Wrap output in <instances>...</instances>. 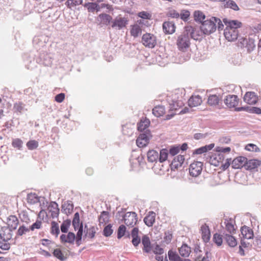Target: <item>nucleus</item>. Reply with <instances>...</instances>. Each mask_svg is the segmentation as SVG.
Here are the masks:
<instances>
[{
  "label": "nucleus",
  "instance_id": "nucleus-32",
  "mask_svg": "<svg viewBox=\"0 0 261 261\" xmlns=\"http://www.w3.org/2000/svg\"><path fill=\"white\" fill-rule=\"evenodd\" d=\"M98 18L100 19V22L103 24L108 25L112 23L113 21L112 17L106 13H101L98 15Z\"/></svg>",
  "mask_w": 261,
  "mask_h": 261
},
{
  "label": "nucleus",
  "instance_id": "nucleus-29",
  "mask_svg": "<svg viewBox=\"0 0 261 261\" xmlns=\"http://www.w3.org/2000/svg\"><path fill=\"white\" fill-rule=\"evenodd\" d=\"M12 231L7 227H3L0 232V239L4 240H10L12 238Z\"/></svg>",
  "mask_w": 261,
  "mask_h": 261
},
{
  "label": "nucleus",
  "instance_id": "nucleus-19",
  "mask_svg": "<svg viewBox=\"0 0 261 261\" xmlns=\"http://www.w3.org/2000/svg\"><path fill=\"white\" fill-rule=\"evenodd\" d=\"M241 231L243 239L248 240L253 239L254 236L253 231L249 227L245 225L243 226L241 228Z\"/></svg>",
  "mask_w": 261,
  "mask_h": 261
},
{
  "label": "nucleus",
  "instance_id": "nucleus-24",
  "mask_svg": "<svg viewBox=\"0 0 261 261\" xmlns=\"http://www.w3.org/2000/svg\"><path fill=\"white\" fill-rule=\"evenodd\" d=\"M201 102L202 98L199 95H193L188 100V104L190 107L198 106Z\"/></svg>",
  "mask_w": 261,
  "mask_h": 261
},
{
  "label": "nucleus",
  "instance_id": "nucleus-4",
  "mask_svg": "<svg viewBox=\"0 0 261 261\" xmlns=\"http://www.w3.org/2000/svg\"><path fill=\"white\" fill-rule=\"evenodd\" d=\"M119 215V217H122V221L127 225L129 226H134L138 221L137 215L135 212H127L123 214L122 212H118L116 216Z\"/></svg>",
  "mask_w": 261,
  "mask_h": 261
},
{
  "label": "nucleus",
  "instance_id": "nucleus-40",
  "mask_svg": "<svg viewBox=\"0 0 261 261\" xmlns=\"http://www.w3.org/2000/svg\"><path fill=\"white\" fill-rule=\"evenodd\" d=\"M194 19L196 21L202 22L205 18V16L203 12L200 11H195L194 13Z\"/></svg>",
  "mask_w": 261,
  "mask_h": 261
},
{
  "label": "nucleus",
  "instance_id": "nucleus-46",
  "mask_svg": "<svg viewBox=\"0 0 261 261\" xmlns=\"http://www.w3.org/2000/svg\"><path fill=\"white\" fill-rule=\"evenodd\" d=\"M53 255L54 256L57 257L58 259H59L61 261H64L66 259V257H65L63 255L61 250L60 249H55L53 252Z\"/></svg>",
  "mask_w": 261,
  "mask_h": 261
},
{
  "label": "nucleus",
  "instance_id": "nucleus-11",
  "mask_svg": "<svg viewBox=\"0 0 261 261\" xmlns=\"http://www.w3.org/2000/svg\"><path fill=\"white\" fill-rule=\"evenodd\" d=\"M224 159L223 153H217L210 156L209 162L211 165L217 167L223 163Z\"/></svg>",
  "mask_w": 261,
  "mask_h": 261
},
{
  "label": "nucleus",
  "instance_id": "nucleus-62",
  "mask_svg": "<svg viewBox=\"0 0 261 261\" xmlns=\"http://www.w3.org/2000/svg\"><path fill=\"white\" fill-rule=\"evenodd\" d=\"M42 222L41 221L37 220L36 222L33 223L30 226V230L34 231L35 229H40L41 228Z\"/></svg>",
  "mask_w": 261,
  "mask_h": 261
},
{
  "label": "nucleus",
  "instance_id": "nucleus-53",
  "mask_svg": "<svg viewBox=\"0 0 261 261\" xmlns=\"http://www.w3.org/2000/svg\"><path fill=\"white\" fill-rule=\"evenodd\" d=\"M109 220V213L106 211H103L101 212L99 217V221L100 223H105L108 222Z\"/></svg>",
  "mask_w": 261,
  "mask_h": 261
},
{
  "label": "nucleus",
  "instance_id": "nucleus-61",
  "mask_svg": "<svg viewBox=\"0 0 261 261\" xmlns=\"http://www.w3.org/2000/svg\"><path fill=\"white\" fill-rule=\"evenodd\" d=\"M20 218L22 221L25 222L27 224H29L31 222L29 216L25 212H23L21 214H20Z\"/></svg>",
  "mask_w": 261,
  "mask_h": 261
},
{
  "label": "nucleus",
  "instance_id": "nucleus-38",
  "mask_svg": "<svg viewBox=\"0 0 261 261\" xmlns=\"http://www.w3.org/2000/svg\"><path fill=\"white\" fill-rule=\"evenodd\" d=\"M78 231L75 237V241L77 246H80L81 244L82 238L83 233V226L81 223L79 227H78Z\"/></svg>",
  "mask_w": 261,
  "mask_h": 261
},
{
  "label": "nucleus",
  "instance_id": "nucleus-7",
  "mask_svg": "<svg viewBox=\"0 0 261 261\" xmlns=\"http://www.w3.org/2000/svg\"><path fill=\"white\" fill-rule=\"evenodd\" d=\"M128 20L127 17L117 16L112 21L111 27L116 30H121L125 28L128 24Z\"/></svg>",
  "mask_w": 261,
  "mask_h": 261
},
{
  "label": "nucleus",
  "instance_id": "nucleus-55",
  "mask_svg": "<svg viewBox=\"0 0 261 261\" xmlns=\"http://www.w3.org/2000/svg\"><path fill=\"white\" fill-rule=\"evenodd\" d=\"M126 232V227L124 225H121L118 229L117 232V238L120 239L125 235Z\"/></svg>",
  "mask_w": 261,
  "mask_h": 261
},
{
  "label": "nucleus",
  "instance_id": "nucleus-36",
  "mask_svg": "<svg viewBox=\"0 0 261 261\" xmlns=\"http://www.w3.org/2000/svg\"><path fill=\"white\" fill-rule=\"evenodd\" d=\"M165 113V107L163 106H156L152 109L153 114L157 117L163 116Z\"/></svg>",
  "mask_w": 261,
  "mask_h": 261
},
{
  "label": "nucleus",
  "instance_id": "nucleus-50",
  "mask_svg": "<svg viewBox=\"0 0 261 261\" xmlns=\"http://www.w3.org/2000/svg\"><path fill=\"white\" fill-rule=\"evenodd\" d=\"M80 215L79 213H76L74 215V217L72 220V225L75 230L77 229L80 227L81 224H80Z\"/></svg>",
  "mask_w": 261,
  "mask_h": 261
},
{
  "label": "nucleus",
  "instance_id": "nucleus-5",
  "mask_svg": "<svg viewBox=\"0 0 261 261\" xmlns=\"http://www.w3.org/2000/svg\"><path fill=\"white\" fill-rule=\"evenodd\" d=\"M185 30L191 37L195 40H201L204 36L205 35L200 28L193 27L191 26L187 27Z\"/></svg>",
  "mask_w": 261,
  "mask_h": 261
},
{
  "label": "nucleus",
  "instance_id": "nucleus-59",
  "mask_svg": "<svg viewBox=\"0 0 261 261\" xmlns=\"http://www.w3.org/2000/svg\"><path fill=\"white\" fill-rule=\"evenodd\" d=\"M23 142L21 140L18 138L13 139L12 142V145L14 147L20 149L22 147Z\"/></svg>",
  "mask_w": 261,
  "mask_h": 261
},
{
  "label": "nucleus",
  "instance_id": "nucleus-47",
  "mask_svg": "<svg viewBox=\"0 0 261 261\" xmlns=\"http://www.w3.org/2000/svg\"><path fill=\"white\" fill-rule=\"evenodd\" d=\"M83 0H67L65 3L66 6L71 8L72 7L80 5L82 4Z\"/></svg>",
  "mask_w": 261,
  "mask_h": 261
},
{
  "label": "nucleus",
  "instance_id": "nucleus-16",
  "mask_svg": "<svg viewBox=\"0 0 261 261\" xmlns=\"http://www.w3.org/2000/svg\"><path fill=\"white\" fill-rule=\"evenodd\" d=\"M258 97L253 92H248L244 96V100L249 105H254L256 103Z\"/></svg>",
  "mask_w": 261,
  "mask_h": 261
},
{
  "label": "nucleus",
  "instance_id": "nucleus-57",
  "mask_svg": "<svg viewBox=\"0 0 261 261\" xmlns=\"http://www.w3.org/2000/svg\"><path fill=\"white\" fill-rule=\"evenodd\" d=\"M30 230V228L26 227L24 225L20 226L17 230V234L18 236H22L23 234L29 232Z\"/></svg>",
  "mask_w": 261,
  "mask_h": 261
},
{
  "label": "nucleus",
  "instance_id": "nucleus-43",
  "mask_svg": "<svg viewBox=\"0 0 261 261\" xmlns=\"http://www.w3.org/2000/svg\"><path fill=\"white\" fill-rule=\"evenodd\" d=\"M27 201L28 203L33 204L39 201V198L36 194H29L27 196Z\"/></svg>",
  "mask_w": 261,
  "mask_h": 261
},
{
  "label": "nucleus",
  "instance_id": "nucleus-60",
  "mask_svg": "<svg viewBox=\"0 0 261 261\" xmlns=\"http://www.w3.org/2000/svg\"><path fill=\"white\" fill-rule=\"evenodd\" d=\"M168 256L170 260L179 261L180 259V257L171 250L169 251Z\"/></svg>",
  "mask_w": 261,
  "mask_h": 261
},
{
  "label": "nucleus",
  "instance_id": "nucleus-41",
  "mask_svg": "<svg viewBox=\"0 0 261 261\" xmlns=\"http://www.w3.org/2000/svg\"><path fill=\"white\" fill-rule=\"evenodd\" d=\"M223 240V236L217 233L214 234L213 241L218 246H220L222 245Z\"/></svg>",
  "mask_w": 261,
  "mask_h": 261
},
{
  "label": "nucleus",
  "instance_id": "nucleus-2",
  "mask_svg": "<svg viewBox=\"0 0 261 261\" xmlns=\"http://www.w3.org/2000/svg\"><path fill=\"white\" fill-rule=\"evenodd\" d=\"M170 110L176 111L184 105L185 99L182 95V92L180 90H176L171 95V99H168Z\"/></svg>",
  "mask_w": 261,
  "mask_h": 261
},
{
  "label": "nucleus",
  "instance_id": "nucleus-26",
  "mask_svg": "<svg viewBox=\"0 0 261 261\" xmlns=\"http://www.w3.org/2000/svg\"><path fill=\"white\" fill-rule=\"evenodd\" d=\"M142 243L143 245V251L149 253L151 250V243L149 238L146 235L143 236L142 238Z\"/></svg>",
  "mask_w": 261,
  "mask_h": 261
},
{
  "label": "nucleus",
  "instance_id": "nucleus-63",
  "mask_svg": "<svg viewBox=\"0 0 261 261\" xmlns=\"http://www.w3.org/2000/svg\"><path fill=\"white\" fill-rule=\"evenodd\" d=\"M167 16L172 18H178L179 17V14L175 10H170L167 14Z\"/></svg>",
  "mask_w": 261,
  "mask_h": 261
},
{
  "label": "nucleus",
  "instance_id": "nucleus-64",
  "mask_svg": "<svg viewBox=\"0 0 261 261\" xmlns=\"http://www.w3.org/2000/svg\"><path fill=\"white\" fill-rule=\"evenodd\" d=\"M179 16H180L181 19L184 20H186L190 16V12L187 10H183L180 14H179Z\"/></svg>",
  "mask_w": 261,
  "mask_h": 261
},
{
  "label": "nucleus",
  "instance_id": "nucleus-42",
  "mask_svg": "<svg viewBox=\"0 0 261 261\" xmlns=\"http://www.w3.org/2000/svg\"><path fill=\"white\" fill-rule=\"evenodd\" d=\"M168 155V150L166 149H163L160 150V154H159L158 160L160 163L165 161Z\"/></svg>",
  "mask_w": 261,
  "mask_h": 261
},
{
  "label": "nucleus",
  "instance_id": "nucleus-31",
  "mask_svg": "<svg viewBox=\"0 0 261 261\" xmlns=\"http://www.w3.org/2000/svg\"><path fill=\"white\" fill-rule=\"evenodd\" d=\"M260 164V161L257 160H247L245 164V167L247 170H251L257 168Z\"/></svg>",
  "mask_w": 261,
  "mask_h": 261
},
{
  "label": "nucleus",
  "instance_id": "nucleus-21",
  "mask_svg": "<svg viewBox=\"0 0 261 261\" xmlns=\"http://www.w3.org/2000/svg\"><path fill=\"white\" fill-rule=\"evenodd\" d=\"M150 125V121L148 119H142L137 124L138 130L142 133H145V131L148 130L147 128Z\"/></svg>",
  "mask_w": 261,
  "mask_h": 261
},
{
  "label": "nucleus",
  "instance_id": "nucleus-14",
  "mask_svg": "<svg viewBox=\"0 0 261 261\" xmlns=\"http://www.w3.org/2000/svg\"><path fill=\"white\" fill-rule=\"evenodd\" d=\"M247 158L244 156H239L233 159L231 162V166L234 169H239L245 166Z\"/></svg>",
  "mask_w": 261,
  "mask_h": 261
},
{
  "label": "nucleus",
  "instance_id": "nucleus-34",
  "mask_svg": "<svg viewBox=\"0 0 261 261\" xmlns=\"http://www.w3.org/2000/svg\"><path fill=\"white\" fill-rule=\"evenodd\" d=\"M147 159L148 162L153 163L158 161L159 153L154 150H149L147 152Z\"/></svg>",
  "mask_w": 261,
  "mask_h": 261
},
{
  "label": "nucleus",
  "instance_id": "nucleus-9",
  "mask_svg": "<svg viewBox=\"0 0 261 261\" xmlns=\"http://www.w3.org/2000/svg\"><path fill=\"white\" fill-rule=\"evenodd\" d=\"M202 163L195 162L192 163L189 167V173L193 177H198L201 173L202 170Z\"/></svg>",
  "mask_w": 261,
  "mask_h": 261
},
{
  "label": "nucleus",
  "instance_id": "nucleus-44",
  "mask_svg": "<svg viewBox=\"0 0 261 261\" xmlns=\"http://www.w3.org/2000/svg\"><path fill=\"white\" fill-rule=\"evenodd\" d=\"M219 98L216 95H211L208 97L207 102L211 106H216L218 105Z\"/></svg>",
  "mask_w": 261,
  "mask_h": 261
},
{
  "label": "nucleus",
  "instance_id": "nucleus-27",
  "mask_svg": "<svg viewBox=\"0 0 261 261\" xmlns=\"http://www.w3.org/2000/svg\"><path fill=\"white\" fill-rule=\"evenodd\" d=\"M155 213L152 211L149 212L148 214L144 218V222L149 226H152L155 222Z\"/></svg>",
  "mask_w": 261,
  "mask_h": 261
},
{
  "label": "nucleus",
  "instance_id": "nucleus-37",
  "mask_svg": "<svg viewBox=\"0 0 261 261\" xmlns=\"http://www.w3.org/2000/svg\"><path fill=\"white\" fill-rule=\"evenodd\" d=\"M191 252V248L187 245L184 244L179 249V252L181 256L183 257L189 256Z\"/></svg>",
  "mask_w": 261,
  "mask_h": 261
},
{
  "label": "nucleus",
  "instance_id": "nucleus-33",
  "mask_svg": "<svg viewBox=\"0 0 261 261\" xmlns=\"http://www.w3.org/2000/svg\"><path fill=\"white\" fill-rule=\"evenodd\" d=\"M223 21L226 25V28H231L237 30L238 28L241 27V22L238 20H231L227 21L226 19H223Z\"/></svg>",
  "mask_w": 261,
  "mask_h": 261
},
{
  "label": "nucleus",
  "instance_id": "nucleus-22",
  "mask_svg": "<svg viewBox=\"0 0 261 261\" xmlns=\"http://www.w3.org/2000/svg\"><path fill=\"white\" fill-rule=\"evenodd\" d=\"M60 240L63 243H68L73 244L75 240V235L74 233L69 232L67 235L62 234L60 236Z\"/></svg>",
  "mask_w": 261,
  "mask_h": 261
},
{
  "label": "nucleus",
  "instance_id": "nucleus-58",
  "mask_svg": "<svg viewBox=\"0 0 261 261\" xmlns=\"http://www.w3.org/2000/svg\"><path fill=\"white\" fill-rule=\"evenodd\" d=\"M27 146L29 149L33 150L38 147V143L35 140H31L27 143Z\"/></svg>",
  "mask_w": 261,
  "mask_h": 261
},
{
  "label": "nucleus",
  "instance_id": "nucleus-15",
  "mask_svg": "<svg viewBox=\"0 0 261 261\" xmlns=\"http://www.w3.org/2000/svg\"><path fill=\"white\" fill-rule=\"evenodd\" d=\"M241 40L240 43L242 44V46L247 48L248 52H251L254 49L255 46L254 39L249 38L248 39L242 38Z\"/></svg>",
  "mask_w": 261,
  "mask_h": 261
},
{
  "label": "nucleus",
  "instance_id": "nucleus-8",
  "mask_svg": "<svg viewBox=\"0 0 261 261\" xmlns=\"http://www.w3.org/2000/svg\"><path fill=\"white\" fill-rule=\"evenodd\" d=\"M142 42L146 47L153 48L156 45V37L150 33L144 34L142 37Z\"/></svg>",
  "mask_w": 261,
  "mask_h": 261
},
{
  "label": "nucleus",
  "instance_id": "nucleus-6",
  "mask_svg": "<svg viewBox=\"0 0 261 261\" xmlns=\"http://www.w3.org/2000/svg\"><path fill=\"white\" fill-rule=\"evenodd\" d=\"M151 137L152 135L149 130H146L145 133H141L136 140L137 146L140 148L146 146Z\"/></svg>",
  "mask_w": 261,
  "mask_h": 261
},
{
  "label": "nucleus",
  "instance_id": "nucleus-12",
  "mask_svg": "<svg viewBox=\"0 0 261 261\" xmlns=\"http://www.w3.org/2000/svg\"><path fill=\"white\" fill-rule=\"evenodd\" d=\"M224 102L228 108H234L238 105L239 99L237 95H228L225 98Z\"/></svg>",
  "mask_w": 261,
  "mask_h": 261
},
{
  "label": "nucleus",
  "instance_id": "nucleus-3",
  "mask_svg": "<svg viewBox=\"0 0 261 261\" xmlns=\"http://www.w3.org/2000/svg\"><path fill=\"white\" fill-rule=\"evenodd\" d=\"M191 45L190 36L186 30L176 39V45L179 50L185 53Z\"/></svg>",
  "mask_w": 261,
  "mask_h": 261
},
{
  "label": "nucleus",
  "instance_id": "nucleus-20",
  "mask_svg": "<svg viewBox=\"0 0 261 261\" xmlns=\"http://www.w3.org/2000/svg\"><path fill=\"white\" fill-rule=\"evenodd\" d=\"M7 223L9 227L8 228L11 230H13L16 229L19 221L15 216L11 215L7 219Z\"/></svg>",
  "mask_w": 261,
  "mask_h": 261
},
{
  "label": "nucleus",
  "instance_id": "nucleus-45",
  "mask_svg": "<svg viewBox=\"0 0 261 261\" xmlns=\"http://www.w3.org/2000/svg\"><path fill=\"white\" fill-rule=\"evenodd\" d=\"M84 7L86 8L89 12L93 13L96 11V3L88 2L84 5Z\"/></svg>",
  "mask_w": 261,
  "mask_h": 261
},
{
  "label": "nucleus",
  "instance_id": "nucleus-25",
  "mask_svg": "<svg viewBox=\"0 0 261 261\" xmlns=\"http://www.w3.org/2000/svg\"><path fill=\"white\" fill-rule=\"evenodd\" d=\"M73 208V204L71 201H65L62 205V212L66 215L72 213Z\"/></svg>",
  "mask_w": 261,
  "mask_h": 261
},
{
  "label": "nucleus",
  "instance_id": "nucleus-10",
  "mask_svg": "<svg viewBox=\"0 0 261 261\" xmlns=\"http://www.w3.org/2000/svg\"><path fill=\"white\" fill-rule=\"evenodd\" d=\"M238 30L231 28H225L224 31V35L228 41H234L238 37Z\"/></svg>",
  "mask_w": 261,
  "mask_h": 261
},
{
  "label": "nucleus",
  "instance_id": "nucleus-56",
  "mask_svg": "<svg viewBox=\"0 0 261 261\" xmlns=\"http://www.w3.org/2000/svg\"><path fill=\"white\" fill-rule=\"evenodd\" d=\"M112 227L111 224H108L104 228L103 234L105 237H109L112 234L113 230L112 229Z\"/></svg>",
  "mask_w": 261,
  "mask_h": 261
},
{
  "label": "nucleus",
  "instance_id": "nucleus-39",
  "mask_svg": "<svg viewBox=\"0 0 261 261\" xmlns=\"http://www.w3.org/2000/svg\"><path fill=\"white\" fill-rule=\"evenodd\" d=\"M233 221L231 219L228 220L225 219L224 221V224L225 225L226 229L230 233L235 231L234 225L233 224Z\"/></svg>",
  "mask_w": 261,
  "mask_h": 261
},
{
  "label": "nucleus",
  "instance_id": "nucleus-52",
  "mask_svg": "<svg viewBox=\"0 0 261 261\" xmlns=\"http://www.w3.org/2000/svg\"><path fill=\"white\" fill-rule=\"evenodd\" d=\"M70 223L71 221L69 220H66L63 221L61 226V231L64 233L67 232L70 225Z\"/></svg>",
  "mask_w": 261,
  "mask_h": 261
},
{
  "label": "nucleus",
  "instance_id": "nucleus-30",
  "mask_svg": "<svg viewBox=\"0 0 261 261\" xmlns=\"http://www.w3.org/2000/svg\"><path fill=\"white\" fill-rule=\"evenodd\" d=\"M163 29L165 33L171 34L175 32V27L172 22H165L163 24Z\"/></svg>",
  "mask_w": 261,
  "mask_h": 261
},
{
  "label": "nucleus",
  "instance_id": "nucleus-49",
  "mask_svg": "<svg viewBox=\"0 0 261 261\" xmlns=\"http://www.w3.org/2000/svg\"><path fill=\"white\" fill-rule=\"evenodd\" d=\"M96 230L94 226H90L87 231L85 233L84 237H89L93 239L95 237Z\"/></svg>",
  "mask_w": 261,
  "mask_h": 261
},
{
  "label": "nucleus",
  "instance_id": "nucleus-51",
  "mask_svg": "<svg viewBox=\"0 0 261 261\" xmlns=\"http://www.w3.org/2000/svg\"><path fill=\"white\" fill-rule=\"evenodd\" d=\"M9 241L0 239V248L3 250H9L10 248V244L8 243Z\"/></svg>",
  "mask_w": 261,
  "mask_h": 261
},
{
  "label": "nucleus",
  "instance_id": "nucleus-1",
  "mask_svg": "<svg viewBox=\"0 0 261 261\" xmlns=\"http://www.w3.org/2000/svg\"><path fill=\"white\" fill-rule=\"evenodd\" d=\"M218 28L219 30H222L223 24L221 20L215 17H211L203 21L201 25L200 29L206 35H209L216 30Z\"/></svg>",
  "mask_w": 261,
  "mask_h": 261
},
{
  "label": "nucleus",
  "instance_id": "nucleus-13",
  "mask_svg": "<svg viewBox=\"0 0 261 261\" xmlns=\"http://www.w3.org/2000/svg\"><path fill=\"white\" fill-rule=\"evenodd\" d=\"M138 234L139 229L137 227H134L131 231V234H129L128 233L127 234L128 238H129L130 236L132 238V243L136 247L138 246L141 242V239Z\"/></svg>",
  "mask_w": 261,
  "mask_h": 261
},
{
  "label": "nucleus",
  "instance_id": "nucleus-23",
  "mask_svg": "<svg viewBox=\"0 0 261 261\" xmlns=\"http://www.w3.org/2000/svg\"><path fill=\"white\" fill-rule=\"evenodd\" d=\"M223 239L227 245L230 247H234L237 245V241L236 239L231 234H224Z\"/></svg>",
  "mask_w": 261,
  "mask_h": 261
},
{
  "label": "nucleus",
  "instance_id": "nucleus-28",
  "mask_svg": "<svg viewBox=\"0 0 261 261\" xmlns=\"http://www.w3.org/2000/svg\"><path fill=\"white\" fill-rule=\"evenodd\" d=\"M48 208L49 213H50L51 216L53 218L58 217L59 209L58 208V204L56 202H51L49 205Z\"/></svg>",
  "mask_w": 261,
  "mask_h": 261
},
{
  "label": "nucleus",
  "instance_id": "nucleus-54",
  "mask_svg": "<svg viewBox=\"0 0 261 261\" xmlns=\"http://www.w3.org/2000/svg\"><path fill=\"white\" fill-rule=\"evenodd\" d=\"M224 7L226 8H230L234 10H238L239 7L236 3L231 0H229L224 4Z\"/></svg>",
  "mask_w": 261,
  "mask_h": 261
},
{
  "label": "nucleus",
  "instance_id": "nucleus-17",
  "mask_svg": "<svg viewBox=\"0 0 261 261\" xmlns=\"http://www.w3.org/2000/svg\"><path fill=\"white\" fill-rule=\"evenodd\" d=\"M185 161L184 155H178L175 157L171 164V169L172 170L177 169L178 167H181Z\"/></svg>",
  "mask_w": 261,
  "mask_h": 261
},
{
  "label": "nucleus",
  "instance_id": "nucleus-35",
  "mask_svg": "<svg viewBox=\"0 0 261 261\" xmlns=\"http://www.w3.org/2000/svg\"><path fill=\"white\" fill-rule=\"evenodd\" d=\"M130 33L131 36H133L134 38H136L141 34L142 29L139 24H135L133 25H132Z\"/></svg>",
  "mask_w": 261,
  "mask_h": 261
},
{
  "label": "nucleus",
  "instance_id": "nucleus-48",
  "mask_svg": "<svg viewBox=\"0 0 261 261\" xmlns=\"http://www.w3.org/2000/svg\"><path fill=\"white\" fill-rule=\"evenodd\" d=\"M51 224V233L53 234H55L56 237H58V234L60 233V229L58 224L55 221H53Z\"/></svg>",
  "mask_w": 261,
  "mask_h": 261
},
{
  "label": "nucleus",
  "instance_id": "nucleus-18",
  "mask_svg": "<svg viewBox=\"0 0 261 261\" xmlns=\"http://www.w3.org/2000/svg\"><path fill=\"white\" fill-rule=\"evenodd\" d=\"M202 239L205 243L208 242L211 238V232L209 227L206 224H203L200 228Z\"/></svg>",
  "mask_w": 261,
  "mask_h": 261
}]
</instances>
